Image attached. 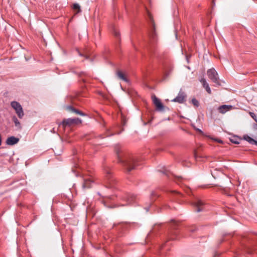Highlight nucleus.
<instances>
[{"label":"nucleus","instance_id":"obj_10","mask_svg":"<svg viewBox=\"0 0 257 257\" xmlns=\"http://www.w3.org/2000/svg\"><path fill=\"white\" fill-rule=\"evenodd\" d=\"M123 199L126 201V204H122L121 206H124L127 204H131L134 202L136 199V196L134 194L127 193L125 194L124 196L123 197Z\"/></svg>","mask_w":257,"mask_h":257},{"label":"nucleus","instance_id":"obj_1","mask_svg":"<svg viewBox=\"0 0 257 257\" xmlns=\"http://www.w3.org/2000/svg\"><path fill=\"white\" fill-rule=\"evenodd\" d=\"M119 149L118 146L115 147V150L117 155L118 161L122 164L128 172L135 169L137 165L136 159L129 155H125L123 157H121L119 154Z\"/></svg>","mask_w":257,"mask_h":257},{"label":"nucleus","instance_id":"obj_5","mask_svg":"<svg viewBox=\"0 0 257 257\" xmlns=\"http://www.w3.org/2000/svg\"><path fill=\"white\" fill-rule=\"evenodd\" d=\"M11 105L15 109L19 118H22L24 115V112L20 103L17 101H13L11 102Z\"/></svg>","mask_w":257,"mask_h":257},{"label":"nucleus","instance_id":"obj_9","mask_svg":"<svg viewBox=\"0 0 257 257\" xmlns=\"http://www.w3.org/2000/svg\"><path fill=\"white\" fill-rule=\"evenodd\" d=\"M152 100L157 110L162 111L163 110L164 105L159 98H158L155 95H153L152 96Z\"/></svg>","mask_w":257,"mask_h":257},{"label":"nucleus","instance_id":"obj_28","mask_svg":"<svg viewBox=\"0 0 257 257\" xmlns=\"http://www.w3.org/2000/svg\"><path fill=\"white\" fill-rule=\"evenodd\" d=\"M165 245H166V243L164 245H163V246H162V248H163L164 246Z\"/></svg>","mask_w":257,"mask_h":257},{"label":"nucleus","instance_id":"obj_19","mask_svg":"<svg viewBox=\"0 0 257 257\" xmlns=\"http://www.w3.org/2000/svg\"><path fill=\"white\" fill-rule=\"evenodd\" d=\"M211 174L214 179L217 177L223 174L222 171L220 169H215L213 171H211Z\"/></svg>","mask_w":257,"mask_h":257},{"label":"nucleus","instance_id":"obj_13","mask_svg":"<svg viewBox=\"0 0 257 257\" xmlns=\"http://www.w3.org/2000/svg\"><path fill=\"white\" fill-rule=\"evenodd\" d=\"M93 182L94 181L92 180L91 177L84 178L82 186L84 188H90L91 187L92 184Z\"/></svg>","mask_w":257,"mask_h":257},{"label":"nucleus","instance_id":"obj_15","mask_svg":"<svg viewBox=\"0 0 257 257\" xmlns=\"http://www.w3.org/2000/svg\"><path fill=\"white\" fill-rule=\"evenodd\" d=\"M116 74L117 77L119 79H120L124 82H129L128 79L126 77L125 74L121 70H117L116 72Z\"/></svg>","mask_w":257,"mask_h":257},{"label":"nucleus","instance_id":"obj_6","mask_svg":"<svg viewBox=\"0 0 257 257\" xmlns=\"http://www.w3.org/2000/svg\"><path fill=\"white\" fill-rule=\"evenodd\" d=\"M105 177L109 184V187H112L115 183L116 180L112 175V173L109 169L107 168L105 170Z\"/></svg>","mask_w":257,"mask_h":257},{"label":"nucleus","instance_id":"obj_11","mask_svg":"<svg viewBox=\"0 0 257 257\" xmlns=\"http://www.w3.org/2000/svg\"><path fill=\"white\" fill-rule=\"evenodd\" d=\"M233 108V106L231 105H222L218 107L219 112L222 114L226 113Z\"/></svg>","mask_w":257,"mask_h":257},{"label":"nucleus","instance_id":"obj_25","mask_svg":"<svg viewBox=\"0 0 257 257\" xmlns=\"http://www.w3.org/2000/svg\"><path fill=\"white\" fill-rule=\"evenodd\" d=\"M113 34L114 36L116 37H119V32H117L116 30H114L113 31Z\"/></svg>","mask_w":257,"mask_h":257},{"label":"nucleus","instance_id":"obj_4","mask_svg":"<svg viewBox=\"0 0 257 257\" xmlns=\"http://www.w3.org/2000/svg\"><path fill=\"white\" fill-rule=\"evenodd\" d=\"M82 120L79 118L64 119L60 125L63 127L71 126L73 125L81 123Z\"/></svg>","mask_w":257,"mask_h":257},{"label":"nucleus","instance_id":"obj_21","mask_svg":"<svg viewBox=\"0 0 257 257\" xmlns=\"http://www.w3.org/2000/svg\"><path fill=\"white\" fill-rule=\"evenodd\" d=\"M191 102H192V104L194 106H195L196 107H198L199 106V103L198 101L196 98L192 99Z\"/></svg>","mask_w":257,"mask_h":257},{"label":"nucleus","instance_id":"obj_27","mask_svg":"<svg viewBox=\"0 0 257 257\" xmlns=\"http://www.w3.org/2000/svg\"><path fill=\"white\" fill-rule=\"evenodd\" d=\"M197 131H198L199 132H200V133H202V132L200 130H199V129H198V130H197Z\"/></svg>","mask_w":257,"mask_h":257},{"label":"nucleus","instance_id":"obj_20","mask_svg":"<svg viewBox=\"0 0 257 257\" xmlns=\"http://www.w3.org/2000/svg\"><path fill=\"white\" fill-rule=\"evenodd\" d=\"M73 9L74 10H77V13H79L81 12L80 7L78 4H74L73 6Z\"/></svg>","mask_w":257,"mask_h":257},{"label":"nucleus","instance_id":"obj_2","mask_svg":"<svg viewBox=\"0 0 257 257\" xmlns=\"http://www.w3.org/2000/svg\"><path fill=\"white\" fill-rule=\"evenodd\" d=\"M149 25H150V30H149V36L152 41H156L157 39V34L156 32V26L154 21L153 19L152 16L149 14Z\"/></svg>","mask_w":257,"mask_h":257},{"label":"nucleus","instance_id":"obj_3","mask_svg":"<svg viewBox=\"0 0 257 257\" xmlns=\"http://www.w3.org/2000/svg\"><path fill=\"white\" fill-rule=\"evenodd\" d=\"M208 78L217 85H220L218 74L214 68L209 69L207 71Z\"/></svg>","mask_w":257,"mask_h":257},{"label":"nucleus","instance_id":"obj_14","mask_svg":"<svg viewBox=\"0 0 257 257\" xmlns=\"http://www.w3.org/2000/svg\"><path fill=\"white\" fill-rule=\"evenodd\" d=\"M66 109L68 110L69 111L74 112V113H75L76 114H79V115H80L81 116H85V114L84 113H83V112L80 111L78 109H77L75 108L74 107H73V106H72L71 105H69V106H66Z\"/></svg>","mask_w":257,"mask_h":257},{"label":"nucleus","instance_id":"obj_17","mask_svg":"<svg viewBox=\"0 0 257 257\" xmlns=\"http://www.w3.org/2000/svg\"><path fill=\"white\" fill-rule=\"evenodd\" d=\"M12 120L14 121L15 125L17 128L19 130H21L22 128V127L20 121L18 120L17 117L16 116H14L12 117Z\"/></svg>","mask_w":257,"mask_h":257},{"label":"nucleus","instance_id":"obj_18","mask_svg":"<svg viewBox=\"0 0 257 257\" xmlns=\"http://www.w3.org/2000/svg\"><path fill=\"white\" fill-rule=\"evenodd\" d=\"M243 139L251 145H255L257 146V141L254 140L248 135H244Z\"/></svg>","mask_w":257,"mask_h":257},{"label":"nucleus","instance_id":"obj_16","mask_svg":"<svg viewBox=\"0 0 257 257\" xmlns=\"http://www.w3.org/2000/svg\"><path fill=\"white\" fill-rule=\"evenodd\" d=\"M200 82L203 85V87L205 89L206 91L208 93L211 94V89L209 86L208 83L206 81L205 79L204 78H202L200 80Z\"/></svg>","mask_w":257,"mask_h":257},{"label":"nucleus","instance_id":"obj_23","mask_svg":"<svg viewBox=\"0 0 257 257\" xmlns=\"http://www.w3.org/2000/svg\"><path fill=\"white\" fill-rule=\"evenodd\" d=\"M237 139L234 138L230 140L231 142L235 144H238L239 142L237 140Z\"/></svg>","mask_w":257,"mask_h":257},{"label":"nucleus","instance_id":"obj_26","mask_svg":"<svg viewBox=\"0 0 257 257\" xmlns=\"http://www.w3.org/2000/svg\"><path fill=\"white\" fill-rule=\"evenodd\" d=\"M194 157L196 159H197L198 158V156L196 153H194Z\"/></svg>","mask_w":257,"mask_h":257},{"label":"nucleus","instance_id":"obj_30","mask_svg":"<svg viewBox=\"0 0 257 257\" xmlns=\"http://www.w3.org/2000/svg\"><path fill=\"white\" fill-rule=\"evenodd\" d=\"M251 251H248V253H251Z\"/></svg>","mask_w":257,"mask_h":257},{"label":"nucleus","instance_id":"obj_22","mask_svg":"<svg viewBox=\"0 0 257 257\" xmlns=\"http://www.w3.org/2000/svg\"><path fill=\"white\" fill-rule=\"evenodd\" d=\"M249 114L250 116L254 120V121L257 122V116L256 114L252 112H249Z\"/></svg>","mask_w":257,"mask_h":257},{"label":"nucleus","instance_id":"obj_24","mask_svg":"<svg viewBox=\"0 0 257 257\" xmlns=\"http://www.w3.org/2000/svg\"><path fill=\"white\" fill-rule=\"evenodd\" d=\"M173 224L172 225V227L173 229H175L176 228V226L178 225V223L174 220L173 221Z\"/></svg>","mask_w":257,"mask_h":257},{"label":"nucleus","instance_id":"obj_7","mask_svg":"<svg viewBox=\"0 0 257 257\" xmlns=\"http://www.w3.org/2000/svg\"><path fill=\"white\" fill-rule=\"evenodd\" d=\"M186 97L187 96L184 92L180 91L177 96L172 101L179 103H183L186 101Z\"/></svg>","mask_w":257,"mask_h":257},{"label":"nucleus","instance_id":"obj_12","mask_svg":"<svg viewBox=\"0 0 257 257\" xmlns=\"http://www.w3.org/2000/svg\"><path fill=\"white\" fill-rule=\"evenodd\" d=\"M19 141V139L14 136L9 137L6 140V144L8 145L12 146L17 144Z\"/></svg>","mask_w":257,"mask_h":257},{"label":"nucleus","instance_id":"obj_29","mask_svg":"<svg viewBox=\"0 0 257 257\" xmlns=\"http://www.w3.org/2000/svg\"><path fill=\"white\" fill-rule=\"evenodd\" d=\"M218 142L221 143L222 141H218Z\"/></svg>","mask_w":257,"mask_h":257},{"label":"nucleus","instance_id":"obj_8","mask_svg":"<svg viewBox=\"0 0 257 257\" xmlns=\"http://www.w3.org/2000/svg\"><path fill=\"white\" fill-rule=\"evenodd\" d=\"M193 204L196 207L197 212H200L204 210V203L201 200L196 199L193 202Z\"/></svg>","mask_w":257,"mask_h":257}]
</instances>
